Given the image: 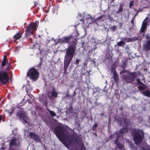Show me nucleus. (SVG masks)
Masks as SVG:
<instances>
[{
    "instance_id": "4be33fe9",
    "label": "nucleus",
    "mask_w": 150,
    "mask_h": 150,
    "mask_svg": "<svg viewBox=\"0 0 150 150\" xmlns=\"http://www.w3.org/2000/svg\"><path fill=\"white\" fill-rule=\"evenodd\" d=\"M123 10V8L122 6L120 5L119 6V8L117 11H116L115 12L116 14H118L122 12Z\"/></svg>"
},
{
    "instance_id": "39448f33",
    "label": "nucleus",
    "mask_w": 150,
    "mask_h": 150,
    "mask_svg": "<svg viewBox=\"0 0 150 150\" xmlns=\"http://www.w3.org/2000/svg\"><path fill=\"white\" fill-rule=\"evenodd\" d=\"M137 75L135 72H129L122 75V78L127 83H132L134 81Z\"/></svg>"
},
{
    "instance_id": "f257e3e1",
    "label": "nucleus",
    "mask_w": 150,
    "mask_h": 150,
    "mask_svg": "<svg viewBox=\"0 0 150 150\" xmlns=\"http://www.w3.org/2000/svg\"><path fill=\"white\" fill-rule=\"evenodd\" d=\"M55 44L59 43L61 44H70L67 49L64 56V74L66 73L67 70L75 53L77 44V40L72 35L63 37L61 39H58Z\"/></svg>"
},
{
    "instance_id": "7ed1b4c3",
    "label": "nucleus",
    "mask_w": 150,
    "mask_h": 150,
    "mask_svg": "<svg viewBox=\"0 0 150 150\" xmlns=\"http://www.w3.org/2000/svg\"><path fill=\"white\" fill-rule=\"evenodd\" d=\"M39 23V21H37L28 25L25 31V35L26 38L28 36L33 34L37 29Z\"/></svg>"
},
{
    "instance_id": "a18cd8bd",
    "label": "nucleus",
    "mask_w": 150,
    "mask_h": 150,
    "mask_svg": "<svg viewBox=\"0 0 150 150\" xmlns=\"http://www.w3.org/2000/svg\"><path fill=\"white\" fill-rule=\"evenodd\" d=\"M42 62H40L38 64V65L36 67H40L41 65H42Z\"/></svg>"
},
{
    "instance_id": "473e14b6",
    "label": "nucleus",
    "mask_w": 150,
    "mask_h": 150,
    "mask_svg": "<svg viewBox=\"0 0 150 150\" xmlns=\"http://www.w3.org/2000/svg\"><path fill=\"white\" fill-rule=\"evenodd\" d=\"M116 146L120 149H122L123 148V146L120 143L116 144Z\"/></svg>"
},
{
    "instance_id": "7c9ffc66",
    "label": "nucleus",
    "mask_w": 150,
    "mask_h": 150,
    "mask_svg": "<svg viewBox=\"0 0 150 150\" xmlns=\"http://www.w3.org/2000/svg\"><path fill=\"white\" fill-rule=\"evenodd\" d=\"M14 110V108H10V110H8V115H11L13 113Z\"/></svg>"
},
{
    "instance_id": "dca6fc26",
    "label": "nucleus",
    "mask_w": 150,
    "mask_h": 150,
    "mask_svg": "<svg viewBox=\"0 0 150 150\" xmlns=\"http://www.w3.org/2000/svg\"><path fill=\"white\" fill-rule=\"evenodd\" d=\"M128 128L127 126L125 127L122 128L120 129L119 131V134H126L127 133L128 131Z\"/></svg>"
},
{
    "instance_id": "1a4fd4ad",
    "label": "nucleus",
    "mask_w": 150,
    "mask_h": 150,
    "mask_svg": "<svg viewBox=\"0 0 150 150\" xmlns=\"http://www.w3.org/2000/svg\"><path fill=\"white\" fill-rule=\"evenodd\" d=\"M29 136L30 138L32 139L36 142H39L40 141V139L39 136L34 132H30Z\"/></svg>"
},
{
    "instance_id": "ddd939ff",
    "label": "nucleus",
    "mask_w": 150,
    "mask_h": 150,
    "mask_svg": "<svg viewBox=\"0 0 150 150\" xmlns=\"http://www.w3.org/2000/svg\"><path fill=\"white\" fill-rule=\"evenodd\" d=\"M122 120H123V122L126 125V126H127L129 125L130 122L128 119H127V118L126 117H123L122 118V119L120 117L118 118L117 120H118L121 123H122Z\"/></svg>"
},
{
    "instance_id": "b1692460",
    "label": "nucleus",
    "mask_w": 150,
    "mask_h": 150,
    "mask_svg": "<svg viewBox=\"0 0 150 150\" xmlns=\"http://www.w3.org/2000/svg\"><path fill=\"white\" fill-rule=\"evenodd\" d=\"M119 134L117 132H115V133L111 134L109 136V138L111 139H113L117 137V134Z\"/></svg>"
},
{
    "instance_id": "37998d69",
    "label": "nucleus",
    "mask_w": 150,
    "mask_h": 150,
    "mask_svg": "<svg viewBox=\"0 0 150 150\" xmlns=\"http://www.w3.org/2000/svg\"><path fill=\"white\" fill-rule=\"evenodd\" d=\"M3 61H4V62H8V60L6 59V56H5L3 58Z\"/></svg>"
},
{
    "instance_id": "a211bd4d",
    "label": "nucleus",
    "mask_w": 150,
    "mask_h": 150,
    "mask_svg": "<svg viewBox=\"0 0 150 150\" xmlns=\"http://www.w3.org/2000/svg\"><path fill=\"white\" fill-rule=\"evenodd\" d=\"M50 93L52 97L56 98L57 97L58 93L56 91L54 87L53 88V91H51Z\"/></svg>"
},
{
    "instance_id": "bf43d9fd",
    "label": "nucleus",
    "mask_w": 150,
    "mask_h": 150,
    "mask_svg": "<svg viewBox=\"0 0 150 150\" xmlns=\"http://www.w3.org/2000/svg\"><path fill=\"white\" fill-rule=\"evenodd\" d=\"M69 68L70 69H72V65H70Z\"/></svg>"
},
{
    "instance_id": "0e129e2a",
    "label": "nucleus",
    "mask_w": 150,
    "mask_h": 150,
    "mask_svg": "<svg viewBox=\"0 0 150 150\" xmlns=\"http://www.w3.org/2000/svg\"><path fill=\"white\" fill-rule=\"evenodd\" d=\"M11 71H9V73H11Z\"/></svg>"
},
{
    "instance_id": "58836bf2",
    "label": "nucleus",
    "mask_w": 150,
    "mask_h": 150,
    "mask_svg": "<svg viewBox=\"0 0 150 150\" xmlns=\"http://www.w3.org/2000/svg\"><path fill=\"white\" fill-rule=\"evenodd\" d=\"M117 26H114L111 27L110 29L112 31H114L116 29Z\"/></svg>"
},
{
    "instance_id": "4468645a",
    "label": "nucleus",
    "mask_w": 150,
    "mask_h": 150,
    "mask_svg": "<svg viewBox=\"0 0 150 150\" xmlns=\"http://www.w3.org/2000/svg\"><path fill=\"white\" fill-rule=\"evenodd\" d=\"M147 21L145 19L143 21L142 27L140 30V32H144L147 27Z\"/></svg>"
},
{
    "instance_id": "3c124183",
    "label": "nucleus",
    "mask_w": 150,
    "mask_h": 150,
    "mask_svg": "<svg viewBox=\"0 0 150 150\" xmlns=\"http://www.w3.org/2000/svg\"><path fill=\"white\" fill-rule=\"evenodd\" d=\"M127 70H123L122 71H121L120 72V74H121V73H125L126 71H127Z\"/></svg>"
},
{
    "instance_id": "9b49d317",
    "label": "nucleus",
    "mask_w": 150,
    "mask_h": 150,
    "mask_svg": "<svg viewBox=\"0 0 150 150\" xmlns=\"http://www.w3.org/2000/svg\"><path fill=\"white\" fill-rule=\"evenodd\" d=\"M17 116L19 117L20 119H23L27 117L26 115V112L22 110H19L18 112Z\"/></svg>"
},
{
    "instance_id": "f3484780",
    "label": "nucleus",
    "mask_w": 150,
    "mask_h": 150,
    "mask_svg": "<svg viewBox=\"0 0 150 150\" xmlns=\"http://www.w3.org/2000/svg\"><path fill=\"white\" fill-rule=\"evenodd\" d=\"M141 93L145 96L150 97V90H146L141 92Z\"/></svg>"
},
{
    "instance_id": "20e7f679",
    "label": "nucleus",
    "mask_w": 150,
    "mask_h": 150,
    "mask_svg": "<svg viewBox=\"0 0 150 150\" xmlns=\"http://www.w3.org/2000/svg\"><path fill=\"white\" fill-rule=\"evenodd\" d=\"M132 135L133 140L136 144H139L141 143L144 137L143 132H141L140 131H132Z\"/></svg>"
},
{
    "instance_id": "13d9d810",
    "label": "nucleus",
    "mask_w": 150,
    "mask_h": 150,
    "mask_svg": "<svg viewBox=\"0 0 150 150\" xmlns=\"http://www.w3.org/2000/svg\"><path fill=\"white\" fill-rule=\"evenodd\" d=\"M42 59L41 57H40V62H42Z\"/></svg>"
},
{
    "instance_id": "a878e982",
    "label": "nucleus",
    "mask_w": 150,
    "mask_h": 150,
    "mask_svg": "<svg viewBox=\"0 0 150 150\" xmlns=\"http://www.w3.org/2000/svg\"><path fill=\"white\" fill-rule=\"evenodd\" d=\"M146 87V85L145 86H144L143 85H140L138 87V89L139 91H141L145 89Z\"/></svg>"
},
{
    "instance_id": "2eb2a0df",
    "label": "nucleus",
    "mask_w": 150,
    "mask_h": 150,
    "mask_svg": "<svg viewBox=\"0 0 150 150\" xmlns=\"http://www.w3.org/2000/svg\"><path fill=\"white\" fill-rule=\"evenodd\" d=\"M22 33L20 31L16 33L13 37L14 39V42H15L17 40L20 39L21 37Z\"/></svg>"
},
{
    "instance_id": "69168bd1",
    "label": "nucleus",
    "mask_w": 150,
    "mask_h": 150,
    "mask_svg": "<svg viewBox=\"0 0 150 150\" xmlns=\"http://www.w3.org/2000/svg\"><path fill=\"white\" fill-rule=\"evenodd\" d=\"M86 72H88V73H89V72H88V71H86Z\"/></svg>"
},
{
    "instance_id": "2f4dec72",
    "label": "nucleus",
    "mask_w": 150,
    "mask_h": 150,
    "mask_svg": "<svg viewBox=\"0 0 150 150\" xmlns=\"http://www.w3.org/2000/svg\"><path fill=\"white\" fill-rule=\"evenodd\" d=\"M131 39V42L136 41L138 40V38L137 37L135 36L130 38Z\"/></svg>"
},
{
    "instance_id": "bb28decb",
    "label": "nucleus",
    "mask_w": 150,
    "mask_h": 150,
    "mask_svg": "<svg viewBox=\"0 0 150 150\" xmlns=\"http://www.w3.org/2000/svg\"><path fill=\"white\" fill-rule=\"evenodd\" d=\"M80 150H85V147L83 143L80 144L79 146Z\"/></svg>"
},
{
    "instance_id": "f03ea898",
    "label": "nucleus",
    "mask_w": 150,
    "mask_h": 150,
    "mask_svg": "<svg viewBox=\"0 0 150 150\" xmlns=\"http://www.w3.org/2000/svg\"><path fill=\"white\" fill-rule=\"evenodd\" d=\"M55 134L61 142L66 140L69 144L77 142L79 140L77 133L73 132V134H71L62 125H58L54 129Z\"/></svg>"
},
{
    "instance_id": "8fccbe9b",
    "label": "nucleus",
    "mask_w": 150,
    "mask_h": 150,
    "mask_svg": "<svg viewBox=\"0 0 150 150\" xmlns=\"http://www.w3.org/2000/svg\"><path fill=\"white\" fill-rule=\"evenodd\" d=\"M76 95V93L75 91H74V92L73 95H72L71 96H72V97H74L75 95Z\"/></svg>"
},
{
    "instance_id": "49530a36",
    "label": "nucleus",
    "mask_w": 150,
    "mask_h": 150,
    "mask_svg": "<svg viewBox=\"0 0 150 150\" xmlns=\"http://www.w3.org/2000/svg\"><path fill=\"white\" fill-rule=\"evenodd\" d=\"M134 20L132 19L131 20V23L132 25H134Z\"/></svg>"
},
{
    "instance_id": "e433bc0d",
    "label": "nucleus",
    "mask_w": 150,
    "mask_h": 150,
    "mask_svg": "<svg viewBox=\"0 0 150 150\" xmlns=\"http://www.w3.org/2000/svg\"><path fill=\"white\" fill-rule=\"evenodd\" d=\"M134 2V0L131 1L130 2L129 4V6L130 8H131L133 6Z\"/></svg>"
},
{
    "instance_id": "5701e85b",
    "label": "nucleus",
    "mask_w": 150,
    "mask_h": 150,
    "mask_svg": "<svg viewBox=\"0 0 150 150\" xmlns=\"http://www.w3.org/2000/svg\"><path fill=\"white\" fill-rule=\"evenodd\" d=\"M137 84L138 85H143L144 86H145V84H144L142 82L140 81V80L139 78H138L137 79Z\"/></svg>"
},
{
    "instance_id": "79ce46f5",
    "label": "nucleus",
    "mask_w": 150,
    "mask_h": 150,
    "mask_svg": "<svg viewBox=\"0 0 150 150\" xmlns=\"http://www.w3.org/2000/svg\"><path fill=\"white\" fill-rule=\"evenodd\" d=\"M80 61V60L78 59H76L75 62V63L77 65H78L79 63V62Z\"/></svg>"
},
{
    "instance_id": "4c0bfd02",
    "label": "nucleus",
    "mask_w": 150,
    "mask_h": 150,
    "mask_svg": "<svg viewBox=\"0 0 150 150\" xmlns=\"http://www.w3.org/2000/svg\"><path fill=\"white\" fill-rule=\"evenodd\" d=\"M8 62H4V61H2L1 63V67H4L6 65V64L7 63V64Z\"/></svg>"
},
{
    "instance_id": "0eeeda50",
    "label": "nucleus",
    "mask_w": 150,
    "mask_h": 150,
    "mask_svg": "<svg viewBox=\"0 0 150 150\" xmlns=\"http://www.w3.org/2000/svg\"><path fill=\"white\" fill-rule=\"evenodd\" d=\"M9 81L8 73L5 71H0V82L1 84L6 85Z\"/></svg>"
},
{
    "instance_id": "052dcab7",
    "label": "nucleus",
    "mask_w": 150,
    "mask_h": 150,
    "mask_svg": "<svg viewBox=\"0 0 150 150\" xmlns=\"http://www.w3.org/2000/svg\"><path fill=\"white\" fill-rule=\"evenodd\" d=\"M89 18H91V17H91V16H90V15H89Z\"/></svg>"
},
{
    "instance_id": "72a5a7b5",
    "label": "nucleus",
    "mask_w": 150,
    "mask_h": 150,
    "mask_svg": "<svg viewBox=\"0 0 150 150\" xmlns=\"http://www.w3.org/2000/svg\"><path fill=\"white\" fill-rule=\"evenodd\" d=\"M98 127V124L97 123H95L92 127V129L93 131H94L96 130Z\"/></svg>"
},
{
    "instance_id": "603ef678",
    "label": "nucleus",
    "mask_w": 150,
    "mask_h": 150,
    "mask_svg": "<svg viewBox=\"0 0 150 150\" xmlns=\"http://www.w3.org/2000/svg\"><path fill=\"white\" fill-rule=\"evenodd\" d=\"M34 4L35 6H33L34 8L35 7L38 5V4H37V2H35Z\"/></svg>"
},
{
    "instance_id": "4d7b16f0",
    "label": "nucleus",
    "mask_w": 150,
    "mask_h": 150,
    "mask_svg": "<svg viewBox=\"0 0 150 150\" xmlns=\"http://www.w3.org/2000/svg\"><path fill=\"white\" fill-rule=\"evenodd\" d=\"M12 150H21L20 149H13Z\"/></svg>"
},
{
    "instance_id": "412c9836",
    "label": "nucleus",
    "mask_w": 150,
    "mask_h": 150,
    "mask_svg": "<svg viewBox=\"0 0 150 150\" xmlns=\"http://www.w3.org/2000/svg\"><path fill=\"white\" fill-rule=\"evenodd\" d=\"M11 64V63L7 62V67L5 68V71L7 72L11 69L12 67L10 65Z\"/></svg>"
},
{
    "instance_id": "f8f14e48",
    "label": "nucleus",
    "mask_w": 150,
    "mask_h": 150,
    "mask_svg": "<svg viewBox=\"0 0 150 150\" xmlns=\"http://www.w3.org/2000/svg\"><path fill=\"white\" fill-rule=\"evenodd\" d=\"M143 50L146 52H147L150 50V38L149 40L144 45Z\"/></svg>"
},
{
    "instance_id": "6ab92c4d",
    "label": "nucleus",
    "mask_w": 150,
    "mask_h": 150,
    "mask_svg": "<svg viewBox=\"0 0 150 150\" xmlns=\"http://www.w3.org/2000/svg\"><path fill=\"white\" fill-rule=\"evenodd\" d=\"M113 76L114 81L117 82L118 81V74L116 71H114L113 72Z\"/></svg>"
},
{
    "instance_id": "a19ab883",
    "label": "nucleus",
    "mask_w": 150,
    "mask_h": 150,
    "mask_svg": "<svg viewBox=\"0 0 150 150\" xmlns=\"http://www.w3.org/2000/svg\"><path fill=\"white\" fill-rule=\"evenodd\" d=\"M69 91H68L66 93V95L65 96V97H67L68 98H69L70 97H72V96H71L69 94H68V93Z\"/></svg>"
},
{
    "instance_id": "c85d7f7f",
    "label": "nucleus",
    "mask_w": 150,
    "mask_h": 150,
    "mask_svg": "<svg viewBox=\"0 0 150 150\" xmlns=\"http://www.w3.org/2000/svg\"><path fill=\"white\" fill-rule=\"evenodd\" d=\"M122 39L125 42H131L130 40L131 39L128 38H122Z\"/></svg>"
},
{
    "instance_id": "5fc2aeb1",
    "label": "nucleus",
    "mask_w": 150,
    "mask_h": 150,
    "mask_svg": "<svg viewBox=\"0 0 150 150\" xmlns=\"http://www.w3.org/2000/svg\"><path fill=\"white\" fill-rule=\"evenodd\" d=\"M136 16H135L134 15V16L133 17L132 19V20H134L135 18V17Z\"/></svg>"
},
{
    "instance_id": "6e6d98bb",
    "label": "nucleus",
    "mask_w": 150,
    "mask_h": 150,
    "mask_svg": "<svg viewBox=\"0 0 150 150\" xmlns=\"http://www.w3.org/2000/svg\"><path fill=\"white\" fill-rule=\"evenodd\" d=\"M108 54H109V55H110V56H109V57H108V58H109V57H111V56H111V55H110V54H109V53H107V56H108Z\"/></svg>"
},
{
    "instance_id": "de8ad7c7",
    "label": "nucleus",
    "mask_w": 150,
    "mask_h": 150,
    "mask_svg": "<svg viewBox=\"0 0 150 150\" xmlns=\"http://www.w3.org/2000/svg\"><path fill=\"white\" fill-rule=\"evenodd\" d=\"M103 16H100V17H98L97 18V20H100L103 18Z\"/></svg>"
},
{
    "instance_id": "6e6552de",
    "label": "nucleus",
    "mask_w": 150,
    "mask_h": 150,
    "mask_svg": "<svg viewBox=\"0 0 150 150\" xmlns=\"http://www.w3.org/2000/svg\"><path fill=\"white\" fill-rule=\"evenodd\" d=\"M21 144V143L19 138H13L11 139L9 143L10 146L11 147L12 146L19 147L20 146Z\"/></svg>"
},
{
    "instance_id": "c756f323",
    "label": "nucleus",
    "mask_w": 150,
    "mask_h": 150,
    "mask_svg": "<svg viewBox=\"0 0 150 150\" xmlns=\"http://www.w3.org/2000/svg\"><path fill=\"white\" fill-rule=\"evenodd\" d=\"M2 121L3 122L5 121V116L4 115L1 114L0 115V123Z\"/></svg>"
},
{
    "instance_id": "ea45409f",
    "label": "nucleus",
    "mask_w": 150,
    "mask_h": 150,
    "mask_svg": "<svg viewBox=\"0 0 150 150\" xmlns=\"http://www.w3.org/2000/svg\"><path fill=\"white\" fill-rule=\"evenodd\" d=\"M23 121H24L26 123H28V122L27 121V120H28V117H26V118H24L23 119Z\"/></svg>"
},
{
    "instance_id": "423d86ee",
    "label": "nucleus",
    "mask_w": 150,
    "mask_h": 150,
    "mask_svg": "<svg viewBox=\"0 0 150 150\" xmlns=\"http://www.w3.org/2000/svg\"><path fill=\"white\" fill-rule=\"evenodd\" d=\"M39 73L35 67L30 68L28 71L27 76L30 79L36 81L38 78Z\"/></svg>"
},
{
    "instance_id": "c9c22d12",
    "label": "nucleus",
    "mask_w": 150,
    "mask_h": 150,
    "mask_svg": "<svg viewBox=\"0 0 150 150\" xmlns=\"http://www.w3.org/2000/svg\"><path fill=\"white\" fill-rule=\"evenodd\" d=\"M127 64L125 62H124L123 64L121 66L122 67L123 69V70L125 69V68L126 67Z\"/></svg>"
},
{
    "instance_id": "338daca9",
    "label": "nucleus",
    "mask_w": 150,
    "mask_h": 150,
    "mask_svg": "<svg viewBox=\"0 0 150 150\" xmlns=\"http://www.w3.org/2000/svg\"><path fill=\"white\" fill-rule=\"evenodd\" d=\"M95 135H97V134H96V133H95Z\"/></svg>"
},
{
    "instance_id": "774afa93",
    "label": "nucleus",
    "mask_w": 150,
    "mask_h": 150,
    "mask_svg": "<svg viewBox=\"0 0 150 150\" xmlns=\"http://www.w3.org/2000/svg\"><path fill=\"white\" fill-rule=\"evenodd\" d=\"M122 108L120 109V110H121Z\"/></svg>"
},
{
    "instance_id": "9d476101",
    "label": "nucleus",
    "mask_w": 150,
    "mask_h": 150,
    "mask_svg": "<svg viewBox=\"0 0 150 150\" xmlns=\"http://www.w3.org/2000/svg\"><path fill=\"white\" fill-rule=\"evenodd\" d=\"M29 136L30 138L32 139L36 142H39L40 141V139L39 136L34 132H30Z\"/></svg>"
},
{
    "instance_id": "393cba45",
    "label": "nucleus",
    "mask_w": 150,
    "mask_h": 150,
    "mask_svg": "<svg viewBox=\"0 0 150 150\" xmlns=\"http://www.w3.org/2000/svg\"><path fill=\"white\" fill-rule=\"evenodd\" d=\"M120 137V135L119 134H117V137H116V139L114 140V144L116 145L117 144H118V143L120 142H118V140L119 139Z\"/></svg>"
},
{
    "instance_id": "c03bdc74",
    "label": "nucleus",
    "mask_w": 150,
    "mask_h": 150,
    "mask_svg": "<svg viewBox=\"0 0 150 150\" xmlns=\"http://www.w3.org/2000/svg\"><path fill=\"white\" fill-rule=\"evenodd\" d=\"M146 38L147 39H148L150 38V35L149 34H147L146 36Z\"/></svg>"
},
{
    "instance_id": "e2e57ef3",
    "label": "nucleus",
    "mask_w": 150,
    "mask_h": 150,
    "mask_svg": "<svg viewBox=\"0 0 150 150\" xmlns=\"http://www.w3.org/2000/svg\"><path fill=\"white\" fill-rule=\"evenodd\" d=\"M148 19V18L147 17H146V19Z\"/></svg>"
},
{
    "instance_id": "f704fd0d",
    "label": "nucleus",
    "mask_w": 150,
    "mask_h": 150,
    "mask_svg": "<svg viewBox=\"0 0 150 150\" xmlns=\"http://www.w3.org/2000/svg\"><path fill=\"white\" fill-rule=\"evenodd\" d=\"M73 110V107H72V106H71L67 109V110L69 113H71L72 112Z\"/></svg>"
},
{
    "instance_id": "680f3d73",
    "label": "nucleus",
    "mask_w": 150,
    "mask_h": 150,
    "mask_svg": "<svg viewBox=\"0 0 150 150\" xmlns=\"http://www.w3.org/2000/svg\"><path fill=\"white\" fill-rule=\"evenodd\" d=\"M103 115V113H102L100 114V115Z\"/></svg>"
},
{
    "instance_id": "cd10ccee",
    "label": "nucleus",
    "mask_w": 150,
    "mask_h": 150,
    "mask_svg": "<svg viewBox=\"0 0 150 150\" xmlns=\"http://www.w3.org/2000/svg\"><path fill=\"white\" fill-rule=\"evenodd\" d=\"M125 42L123 40L122 41H120L117 42V45L119 46H122L123 45H125Z\"/></svg>"
},
{
    "instance_id": "09e8293b",
    "label": "nucleus",
    "mask_w": 150,
    "mask_h": 150,
    "mask_svg": "<svg viewBox=\"0 0 150 150\" xmlns=\"http://www.w3.org/2000/svg\"><path fill=\"white\" fill-rule=\"evenodd\" d=\"M139 12V10L137 11L136 13L135 14L134 16H137L138 13Z\"/></svg>"
},
{
    "instance_id": "864d4df0",
    "label": "nucleus",
    "mask_w": 150,
    "mask_h": 150,
    "mask_svg": "<svg viewBox=\"0 0 150 150\" xmlns=\"http://www.w3.org/2000/svg\"><path fill=\"white\" fill-rule=\"evenodd\" d=\"M142 150H150L149 149H146L145 148H143L142 149Z\"/></svg>"
},
{
    "instance_id": "aec40b11",
    "label": "nucleus",
    "mask_w": 150,
    "mask_h": 150,
    "mask_svg": "<svg viewBox=\"0 0 150 150\" xmlns=\"http://www.w3.org/2000/svg\"><path fill=\"white\" fill-rule=\"evenodd\" d=\"M47 110L50 113V115L52 117H54L56 115L55 112L53 111L50 110L48 108H46Z\"/></svg>"
}]
</instances>
